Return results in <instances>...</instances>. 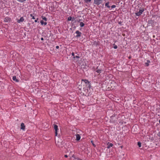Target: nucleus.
<instances>
[{"instance_id": "obj_1", "label": "nucleus", "mask_w": 160, "mask_h": 160, "mask_svg": "<svg viewBox=\"0 0 160 160\" xmlns=\"http://www.w3.org/2000/svg\"><path fill=\"white\" fill-rule=\"evenodd\" d=\"M81 80L82 81H83L84 82L86 88H88L90 90L91 89L92 90V87L91 86L90 82H89L88 80L86 79H82Z\"/></svg>"}, {"instance_id": "obj_2", "label": "nucleus", "mask_w": 160, "mask_h": 160, "mask_svg": "<svg viewBox=\"0 0 160 160\" xmlns=\"http://www.w3.org/2000/svg\"><path fill=\"white\" fill-rule=\"evenodd\" d=\"M56 145L59 148H63V147H64V143L62 141L61 142L58 141L56 144Z\"/></svg>"}, {"instance_id": "obj_3", "label": "nucleus", "mask_w": 160, "mask_h": 160, "mask_svg": "<svg viewBox=\"0 0 160 160\" xmlns=\"http://www.w3.org/2000/svg\"><path fill=\"white\" fill-rule=\"evenodd\" d=\"M74 34H77L75 37L77 38H80L82 35V32H80L79 30H77Z\"/></svg>"}, {"instance_id": "obj_4", "label": "nucleus", "mask_w": 160, "mask_h": 160, "mask_svg": "<svg viewBox=\"0 0 160 160\" xmlns=\"http://www.w3.org/2000/svg\"><path fill=\"white\" fill-rule=\"evenodd\" d=\"M54 128L55 130V136H58V126L56 124H53Z\"/></svg>"}, {"instance_id": "obj_5", "label": "nucleus", "mask_w": 160, "mask_h": 160, "mask_svg": "<svg viewBox=\"0 0 160 160\" xmlns=\"http://www.w3.org/2000/svg\"><path fill=\"white\" fill-rule=\"evenodd\" d=\"M102 0H94V4L98 6L102 3Z\"/></svg>"}, {"instance_id": "obj_6", "label": "nucleus", "mask_w": 160, "mask_h": 160, "mask_svg": "<svg viewBox=\"0 0 160 160\" xmlns=\"http://www.w3.org/2000/svg\"><path fill=\"white\" fill-rule=\"evenodd\" d=\"M137 126L136 125L133 126L132 129V131H133L135 134L137 133V132H137V130L138 129V128L137 129Z\"/></svg>"}, {"instance_id": "obj_7", "label": "nucleus", "mask_w": 160, "mask_h": 160, "mask_svg": "<svg viewBox=\"0 0 160 160\" xmlns=\"http://www.w3.org/2000/svg\"><path fill=\"white\" fill-rule=\"evenodd\" d=\"M11 21V18L8 17H6L5 18L4 21L5 22H9Z\"/></svg>"}, {"instance_id": "obj_8", "label": "nucleus", "mask_w": 160, "mask_h": 160, "mask_svg": "<svg viewBox=\"0 0 160 160\" xmlns=\"http://www.w3.org/2000/svg\"><path fill=\"white\" fill-rule=\"evenodd\" d=\"M25 126L24 125V123L23 122H22L21 124V128L20 129H21L22 130H23L24 131L25 130Z\"/></svg>"}, {"instance_id": "obj_9", "label": "nucleus", "mask_w": 160, "mask_h": 160, "mask_svg": "<svg viewBox=\"0 0 160 160\" xmlns=\"http://www.w3.org/2000/svg\"><path fill=\"white\" fill-rule=\"evenodd\" d=\"M24 19L23 18V17H22L20 18V19H18L17 20V22L18 23H20V22H23L24 21Z\"/></svg>"}, {"instance_id": "obj_10", "label": "nucleus", "mask_w": 160, "mask_h": 160, "mask_svg": "<svg viewBox=\"0 0 160 160\" xmlns=\"http://www.w3.org/2000/svg\"><path fill=\"white\" fill-rule=\"evenodd\" d=\"M107 144L108 145L107 148L108 149L110 148L111 147H112L113 146V144L112 143H110L109 142H108Z\"/></svg>"}, {"instance_id": "obj_11", "label": "nucleus", "mask_w": 160, "mask_h": 160, "mask_svg": "<svg viewBox=\"0 0 160 160\" xmlns=\"http://www.w3.org/2000/svg\"><path fill=\"white\" fill-rule=\"evenodd\" d=\"M76 140L77 141H79L81 138V136L78 134L76 135Z\"/></svg>"}, {"instance_id": "obj_12", "label": "nucleus", "mask_w": 160, "mask_h": 160, "mask_svg": "<svg viewBox=\"0 0 160 160\" xmlns=\"http://www.w3.org/2000/svg\"><path fill=\"white\" fill-rule=\"evenodd\" d=\"M150 63V61L149 60H147V62L145 63V66L146 67L148 66Z\"/></svg>"}, {"instance_id": "obj_13", "label": "nucleus", "mask_w": 160, "mask_h": 160, "mask_svg": "<svg viewBox=\"0 0 160 160\" xmlns=\"http://www.w3.org/2000/svg\"><path fill=\"white\" fill-rule=\"evenodd\" d=\"M12 80L16 82H19L16 76H14L12 77Z\"/></svg>"}, {"instance_id": "obj_14", "label": "nucleus", "mask_w": 160, "mask_h": 160, "mask_svg": "<svg viewBox=\"0 0 160 160\" xmlns=\"http://www.w3.org/2000/svg\"><path fill=\"white\" fill-rule=\"evenodd\" d=\"M110 2H106L105 3V6L107 8H110V6H109V4Z\"/></svg>"}, {"instance_id": "obj_15", "label": "nucleus", "mask_w": 160, "mask_h": 160, "mask_svg": "<svg viewBox=\"0 0 160 160\" xmlns=\"http://www.w3.org/2000/svg\"><path fill=\"white\" fill-rule=\"evenodd\" d=\"M40 23L42 25H46L47 24V22H44L43 20H41Z\"/></svg>"}, {"instance_id": "obj_16", "label": "nucleus", "mask_w": 160, "mask_h": 160, "mask_svg": "<svg viewBox=\"0 0 160 160\" xmlns=\"http://www.w3.org/2000/svg\"><path fill=\"white\" fill-rule=\"evenodd\" d=\"M82 21V19H79L78 18H77L76 20H75L74 21L75 22H78L80 23V22H82L81 21Z\"/></svg>"}, {"instance_id": "obj_17", "label": "nucleus", "mask_w": 160, "mask_h": 160, "mask_svg": "<svg viewBox=\"0 0 160 160\" xmlns=\"http://www.w3.org/2000/svg\"><path fill=\"white\" fill-rule=\"evenodd\" d=\"M76 54H77L78 55H76V56H74V57H73V59H75V58H76L77 59H78L79 58H80V57H79L78 55H79V54H77V53H76ZM77 60H78V59Z\"/></svg>"}, {"instance_id": "obj_18", "label": "nucleus", "mask_w": 160, "mask_h": 160, "mask_svg": "<svg viewBox=\"0 0 160 160\" xmlns=\"http://www.w3.org/2000/svg\"><path fill=\"white\" fill-rule=\"evenodd\" d=\"M136 15L137 16H140V9H139L138 11L135 13Z\"/></svg>"}, {"instance_id": "obj_19", "label": "nucleus", "mask_w": 160, "mask_h": 160, "mask_svg": "<svg viewBox=\"0 0 160 160\" xmlns=\"http://www.w3.org/2000/svg\"><path fill=\"white\" fill-rule=\"evenodd\" d=\"M41 18H42V19L43 20H44L45 21H47V18L46 17H44L43 16V15L42 16Z\"/></svg>"}, {"instance_id": "obj_20", "label": "nucleus", "mask_w": 160, "mask_h": 160, "mask_svg": "<svg viewBox=\"0 0 160 160\" xmlns=\"http://www.w3.org/2000/svg\"><path fill=\"white\" fill-rule=\"evenodd\" d=\"M85 24L82 22H81L80 23V26L81 27H83L84 26Z\"/></svg>"}, {"instance_id": "obj_21", "label": "nucleus", "mask_w": 160, "mask_h": 160, "mask_svg": "<svg viewBox=\"0 0 160 160\" xmlns=\"http://www.w3.org/2000/svg\"><path fill=\"white\" fill-rule=\"evenodd\" d=\"M102 71V69H98V70L96 71V72L100 74L101 73V71Z\"/></svg>"}, {"instance_id": "obj_22", "label": "nucleus", "mask_w": 160, "mask_h": 160, "mask_svg": "<svg viewBox=\"0 0 160 160\" xmlns=\"http://www.w3.org/2000/svg\"><path fill=\"white\" fill-rule=\"evenodd\" d=\"M19 2L22 3L25 2L26 0H17Z\"/></svg>"}, {"instance_id": "obj_23", "label": "nucleus", "mask_w": 160, "mask_h": 160, "mask_svg": "<svg viewBox=\"0 0 160 160\" xmlns=\"http://www.w3.org/2000/svg\"><path fill=\"white\" fill-rule=\"evenodd\" d=\"M91 142L92 143L93 146L94 147H96V145L95 144H94V143L93 142V141H92V140H91Z\"/></svg>"}, {"instance_id": "obj_24", "label": "nucleus", "mask_w": 160, "mask_h": 160, "mask_svg": "<svg viewBox=\"0 0 160 160\" xmlns=\"http://www.w3.org/2000/svg\"><path fill=\"white\" fill-rule=\"evenodd\" d=\"M91 0H84V2L87 3L90 2Z\"/></svg>"}, {"instance_id": "obj_25", "label": "nucleus", "mask_w": 160, "mask_h": 160, "mask_svg": "<svg viewBox=\"0 0 160 160\" xmlns=\"http://www.w3.org/2000/svg\"><path fill=\"white\" fill-rule=\"evenodd\" d=\"M98 44V42L95 41L93 42V45L97 46Z\"/></svg>"}, {"instance_id": "obj_26", "label": "nucleus", "mask_w": 160, "mask_h": 160, "mask_svg": "<svg viewBox=\"0 0 160 160\" xmlns=\"http://www.w3.org/2000/svg\"><path fill=\"white\" fill-rule=\"evenodd\" d=\"M72 17L71 16H69L68 18V21H71L72 20Z\"/></svg>"}, {"instance_id": "obj_27", "label": "nucleus", "mask_w": 160, "mask_h": 160, "mask_svg": "<svg viewBox=\"0 0 160 160\" xmlns=\"http://www.w3.org/2000/svg\"><path fill=\"white\" fill-rule=\"evenodd\" d=\"M113 48L114 49H116L117 48H118L117 46L116 45H115V43H114L113 44Z\"/></svg>"}, {"instance_id": "obj_28", "label": "nucleus", "mask_w": 160, "mask_h": 160, "mask_svg": "<svg viewBox=\"0 0 160 160\" xmlns=\"http://www.w3.org/2000/svg\"><path fill=\"white\" fill-rule=\"evenodd\" d=\"M30 17L32 18V19H35V18L34 16L32 14H30Z\"/></svg>"}, {"instance_id": "obj_29", "label": "nucleus", "mask_w": 160, "mask_h": 160, "mask_svg": "<svg viewBox=\"0 0 160 160\" xmlns=\"http://www.w3.org/2000/svg\"><path fill=\"white\" fill-rule=\"evenodd\" d=\"M148 22L149 23H150L151 24H152L154 22L152 20H149V21H148Z\"/></svg>"}, {"instance_id": "obj_30", "label": "nucleus", "mask_w": 160, "mask_h": 160, "mask_svg": "<svg viewBox=\"0 0 160 160\" xmlns=\"http://www.w3.org/2000/svg\"><path fill=\"white\" fill-rule=\"evenodd\" d=\"M74 159H77V160H82L81 159H80L78 157H74Z\"/></svg>"}, {"instance_id": "obj_31", "label": "nucleus", "mask_w": 160, "mask_h": 160, "mask_svg": "<svg viewBox=\"0 0 160 160\" xmlns=\"http://www.w3.org/2000/svg\"><path fill=\"white\" fill-rule=\"evenodd\" d=\"M38 18H37L34 21L35 22L39 23V21H38Z\"/></svg>"}, {"instance_id": "obj_32", "label": "nucleus", "mask_w": 160, "mask_h": 160, "mask_svg": "<svg viewBox=\"0 0 160 160\" xmlns=\"http://www.w3.org/2000/svg\"><path fill=\"white\" fill-rule=\"evenodd\" d=\"M77 17H76V18H74V17H72V21H73L74 20H76V19H77Z\"/></svg>"}, {"instance_id": "obj_33", "label": "nucleus", "mask_w": 160, "mask_h": 160, "mask_svg": "<svg viewBox=\"0 0 160 160\" xmlns=\"http://www.w3.org/2000/svg\"><path fill=\"white\" fill-rule=\"evenodd\" d=\"M116 7V6L115 5H112L111 7L112 8H115Z\"/></svg>"}, {"instance_id": "obj_34", "label": "nucleus", "mask_w": 160, "mask_h": 160, "mask_svg": "<svg viewBox=\"0 0 160 160\" xmlns=\"http://www.w3.org/2000/svg\"><path fill=\"white\" fill-rule=\"evenodd\" d=\"M138 145L139 147H140V141H139L138 142Z\"/></svg>"}, {"instance_id": "obj_35", "label": "nucleus", "mask_w": 160, "mask_h": 160, "mask_svg": "<svg viewBox=\"0 0 160 160\" xmlns=\"http://www.w3.org/2000/svg\"><path fill=\"white\" fill-rule=\"evenodd\" d=\"M122 22H121V21H120V22H118V24H119L120 25H122Z\"/></svg>"}, {"instance_id": "obj_36", "label": "nucleus", "mask_w": 160, "mask_h": 160, "mask_svg": "<svg viewBox=\"0 0 160 160\" xmlns=\"http://www.w3.org/2000/svg\"><path fill=\"white\" fill-rule=\"evenodd\" d=\"M144 11L143 9H141V15L142 14V12Z\"/></svg>"}, {"instance_id": "obj_37", "label": "nucleus", "mask_w": 160, "mask_h": 160, "mask_svg": "<svg viewBox=\"0 0 160 160\" xmlns=\"http://www.w3.org/2000/svg\"><path fill=\"white\" fill-rule=\"evenodd\" d=\"M72 56H73V57H74V56H75V55H74V53L73 52H72Z\"/></svg>"}, {"instance_id": "obj_38", "label": "nucleus", "mask_w": 160, "mask_h": 160, "mask_svg": "<svg viewBox=\"0 0 160 160\" xmlns=\"http://www.w3.org/2000/svg\"><path fill=\"white\" fill-rule=\"evenodd\" d=\"M132 58V56L131 55H130L129 57H128V58L129 59H130L131 58Z\"/></svg>"}, {"instance_id": "obj_39", "label": "nucleus", "mask_w": 160, "mask_h": 160, "mask_svg": "<svg viewBox=\"0 0 160 160\" xmlns=\"http://www.w3.org/2000/svg\"><path fill=\"white\" fill-rule=\"evenodd\" d=\"M64 157H65V158H68V155H64Z\"/></svg>"}, {"instance_id": "obj_40", "label": "nucleus", "mask_w": 160, "mask_h": 160, "mask_svg": "<svg viewBox=\"0 0 160 160\" xmlns=\"http://www.w3.org/2000/svg\"><path fill=\"white\" fill-rule=\"evenodd\" d=\"M59 48V46H56V48L57 49H58V48Z\"/></svg>"}, {"instance_id": "obj_41", "label": "nucleus", "mask_w": 160, "mask_h": 160, "mask_svg": "<svg viewBox=\"0 0 160 160\" xmlns=\"http://www.w3.org/2000/svg\"><path fill=\"white\" fill-rule=\"evenodd\" d=\"M120 147L121 149H122L123 148V146H120Z\"/></svg>"}, {"instance_id": "obj_42", "label": "nucleus", "mask_w": 160, "mask_h": 160, "mask_svg": "<svg viewBox=\"0 0 160 160\" xmlns=\"http://www.w3.org/2000/svg\"><path fill=\"white\" fill-rule=\"evenodd\" d=\"M158 135L160 137V132H159V133H158Z\"/></svg>"}, {"instance_id": "obj_43", "label": "nucleus", "mask_w": 160, "mask_h": 160, "mask_svg": "<svg viewBox=\"0 0 160 160\" xmlns=\"http://www.w3.org/2000/svg\"><path fill=\"white\" fill-rule=\"evenodd\" d=\"M41 40L42 41V40H44V39H43V38H41Z\"/></svg>"}, {"instance_id": "obj_44", "label": "nucleus", "mask_w": 160, "mask_h": 160, "mask_svg": "<svg viewBox=\"0 0 160 160\" xmlns=\"http://www.w3.org/2000/svg\"><path fill=\"white\" fill-rule=\"evenodd\" d=\"M96 68H93V70H95Z\"/></svg>"}, {"instance_id": "obj_45", "label": "nucleus", "mask_w": 160, "mask_h": 160, "mask_svg": "<svg viewBox=\"0 0 160 160\" xmlns=\"http://www.w3.org/2000/svg\"><path fill=\"white\" fill-rule=\"evenodd\" d=\"M72 157H73V158H74V157H75V156H74V155H72Z\"/></svg>"}, {"instance_id": "obj_46", "label": "nucleus", "mask_w": 160, "mask_h": 160, "mask_svg": "<svg viewBox=\"0 0 160 160\" xmlns=\"http://www.w3.org/2000/svg\"><path fill=\"white\" fill-rule=\"evenodd\" d=\"M102 7H103L104 6V4H102Z\"/></svg>"}, {"instance_id": "obj_47", "label": "nucleus", "mask_w": 160, "mask_h": 160, "mask_svg": "<svg viewBox=\"0 0 160 160\" xmlns=\"http://www.w3.org/2000/svg\"><path fill=\"white\" fill-rule=\"evenodd\" d=\"M98 67H97V68H96V69H97V70H98Z\"/></svg>"}, {"instance_id": "obj_48", "label": "nucleus", "mask_w": 160, "mask_h": 160, "mask_svg": "<svg viewBox=\"0 0 160 160\" xmlns=\"http://www.w3.org/2000/svg\"><path fill=\"white\" fill-rule=\"evenodd\" d=\"M80 17L79 16H78V17H77V18H78V17Z\"/></svg>"}, {"instance_id": "obj_49", "label": "nucleus", "mask_w": 160, "mask_h": 160, "mask_svg": "<svg viewBox=\"0 0 160 160\" xmlns=\"http://www.w3.org/2000/svg\"><path fill=\"white\" fill-rule=\"evenodd\" d=\"M159 123H160V119L159 120Z\"/></svg>"}, {"instance_id": "obj_50", "label": "nucleus", "mask_w": 160, "mask_h": 160, "mask_svg": "<svg viewBox=\"0 0 160 160\" xmlns=\"http://www.w3.org/2000/svg\"><path fill=\"white\" fill-rule=\"evenodd\" d=\"M87 90L88 91V89H87Z\"/></svg>"}, {"instance_id": "obj_51", "label": "nucleus", "mask_w": 160, "mask_h": 160, "mask_svg": "<svg viewBox=\"0 0 160 160\" xmlns=\"http://www.w3.org/2000/svg\"><path fill=\"white\" fill-rule=\"evenodd\" d=\"M104 1H105V0H104Z\"/></svg>"}]
</instances>
